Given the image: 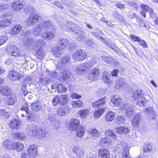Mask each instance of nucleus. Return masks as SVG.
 Segmentation results:
<instances>
[{"mask_svg":"<svg viewBox=\"0 0 158 158\" xmlns=\"http://www.w3.org/2000/svg\"><path fill=\"white\" fill-rule=\"evenodd\" d=\"M41 16L36 15H30L27 19V24L29 25H33L36 22L41 20Z\"/></svg>","mask_w":158,"mask_h":158,"instance_id":"nucleus-12","label":"nucleus"},{"mask_svg":"<svg viewBox=\"0 0 158 158\" xmlns=\"http://www.w3.org/2000/svg\"><path fill=\"white\" fill-rule=\"evenodd\" d=\"M80 122L77 119L73 118L71 120L69 128L72 131H74L79 126Z\"/></svg>","mask_w":158,"mask_h":158,"instance_id":"nucleus-16","label":"nucleus"},{"mask_svg":"<svg viewBox=\"0 0 158 158\" xmlns=\"http://www.w3.org/2000/svg\"><path fill=\"white\" fill-rule=\"evenodd\" d=\"M22 27L19 25H16L11 29L10 33L14 35L18 34L21 31Z\"/></svg>","mask_w":158,"mask_h":158,"instance_id":"nucleus-35","label":"nucleus"},{"mask_svg":"<svg viewBox=\"0 0 158 158\" xmlns=\"http://www.w3.org/2000/svg\"><path fill=\"white\" fill-rule=\"evenodd\" d=\"M86 56L87 55L85 52L79 50H77L73 53L72 58L75 60L80 61L85 59Z\"/></svg>","mask_w":158,"mask_h":158,"instance_id":"nucleus-7","label":"nucleus"},{"mask_svg":"<svg viewBox=\"0 0 158 158\" xmlns=\"http://www.w3.org/2000/svg\"><path fill=\"white\" fill-rule=\"evenodd\" d=\"M130 37L133 41L134 42H138L140 40V39L139 37L136 36L135 35H130Z\"/></svg>","mask_w":158,"mask_h":158,"instance_id":"nucleus-63","label":"nucleus"},{"mask_svg":"<svg viewBox=\"0 0 158 158\" xmlns=\"http://www.w3.org/2000/svg\"><path fill=\"white\" fill-rule=\"evenodd\" d=\"M69 24L70 25V27L67 29L68 31H72L77 34L78 33L79 31H81V28L77 24H74L72 23H70Z\"/></svg>","mask_w":158,"mask_h":158,"instance_id":"nucleus-18","label":"nucleus"},{"mask_svg":"<svg viewBox=\"0 0 158 158\" xmlns=\"http://www.w3.org/2000/svg\"><path fill=\"white\" fill-rule=\"evenodd\" d=\"M113 15L114 17L120 21L123 20V17L119 13H117L115 12H114L113 14Z\"/></svg>","mask_w":158,"mask_h":158,"instance_id":"nucleus-60","label":"nucleus"},{"mask_svg":"<svg viewBox=\"0 0 158 158\" xmlns=\"http://www.w3.org/2000/svg\"><path fill=\"white\" fill-rule=\"evenodd\" d=\"M72 151L78 157H81L83 153L82 150L78 146L74 147L72 148Z\"/></svg>","mask_w":158,"mask_h":158,"instance_id":"nucleus-30","label":"nucleus"},{"mask_svg":"<svg viewBox=\"0 0 158 158\" xmlns=\"http://www.w3.org/2000/svg\"><path fill=\"white\" fill-rule=\"evenodd\" d=\"M17 100V98L16 95H11L9 100L6 102L7 104L9 106L13 105L16 102Z\"/></svg>","mask_w":158,"mask_h":158,"instance_id":"nucleus-39","label":"nucleus"},{"mask_svg":"<svg viewBox=\"0 0 158 158\" xmlns=\"http://www.w3.org/2000/svg\"><path fill=\"white\" fill-rule=\"evenodd\" d=\"M152 149V146L149 143L145 144L143 148V151L144 152H147L150 151Z\"/></svg>","mask_w":158,"mask_h":158,"instance_id":"nucleus-53","label":"nucleus"},{"mask_svg":"<svg viewBox=\"0 0 158 158\" xmlns=\"http://www.w3.org/2000/svg\"><path fill=\"white\" fill-rule=\"evenodd\" d=\"M27 152L30 156L35 157L37 154V148L34 144L31 145L28 148Z\"/></svg>","mask_w":158,"mask_h":158,"instance_id":"nucleus-20","label":"nucleus"},{"mask_svg":"<svg viewBox=\"0 0 158 158\" xmlns=\"http://www.w3.org/2000/svg\"><path fill=\"white\" fill-rule=\"evenodd\" d=\"M58 43L59 45V46L63 50L67 47L69 44V41L67 39L62 38L59 40Z\"/></svg>","mask_w":158,"mask_h":158,"instance_id":"nucleus-27","label":"nucleus"},{"mask_svg":"<svg viewBox=\"0 0 158 158\" xmlns=\"http://www.w3.org/2000/svg\"><path fill=\"white\" fill-rule=\"evenodd\" d=\"M111 101L116 106H118L122 103V99L120 98H111Z\"/></svg>","mask_w":158,"mask_h":158,"instance_id":"nucleus-45","label":"nucleus"},{"mask_svg":"<svg viewBox=\"0 0 158 158\" xmlns=\"http://www.w3.org/2000/svg\"><path fill=\"white\" fill-rule=\"evenodd\" d=\"M143 91L141 90H138L133 94V97L135 99H137V104L140 106L144 105L145 99L143 96Z\"/></svg>","mask_w":158,"mask_h":158,"instance_id":"nucleus-6","label":"nucleus"},{"mask_svg":"<svg viewBox=\"0 0 158 158\" xmlns=\"http://www.w3.org/2000/svg\"><path fill=\"white\" fill-rule=\"evenodd\" d=\"M28 104L26 102H25L23 105L21 109V110H23L25 111L26 114H27L28 113L29 109L28 108Z\"/></svg>","mask_w":158,"mask_h":158,"instance_id":"nucleus-59","label":"nucleus"},{"mask_svg":"<svg viewBox=\"0 0 158 158\" xmlns=\"http://www.w3.org/2000/svg\"><path fill=\"white\" fill-rule=\"evenodd\" d=\"M129 128L126 126H120L116 128V132L119 134H125L130 131Z\"/></svg>","mask_w":158,"mask_h":158,"instance_id":"nucleus-23","label":"nucleus"},{"mask_svg":"<svg viewBox=\"0 0 158 158\" xmlns=\"http://www.w3.org/2000/svg\"><path fill=\"white\" fill-rule=\"evenodd\" d=\"M8 77L12 81L18 80L20 78L23 77V75L16 72L15 70H11L9 71L8 73Z\"/></svg>","mask_w":158,"mask_h":158,"instance_id":"nucleus-8","label":"nucleus"},{"mask_svg":"<svg viewBox=\"0 0 158 158\" xmlns=\"http://www.w3.org/2000/svg\"><path fill=\"white\" fill-rule=\"evenodd\" d=\"M115 113L112 111H109L106 114L105 119L106 121L108 122L112 121L114 118Z\"/></svg>","mask_w":158,"mask_h":158,"instance_id":"nucleus-36","label":"nucleus"},{"mask_svg":"<svg viewBox=\"0 0 158 158\" xmlns=\"http://www.w3.org/2000/svg\"><path fill=\"white\" fill-rule=\"evenodd\" d=\"M45 43L41 40H38L34 42L33 49L34 50H39L42 48L44 46Z\"/></svg>","mask_w":158,"mask_h":158,"instance_id":"nucleus-21","label":"nucleus"},{"mask_svg":"<svg viewBox=\"0 0 158 158\" xmlns=\"http://www.w3.org/2000/svg\"><path fill=\"white\" fill-rule=\"evenodd\" d=\"M52 21H42L36 25L33 29V34L35 36H38L42 30L48 29H53L54 28Z\"/></svg>","mask_w":158,"mask_h":158,"instance_id":"nucleus-2","label":"nucleus"},{"mask_svg":"<svg viewBox=\"0 0 158 158\" xmlns=\"http://www.w3.org/2000/svg\"><path fill=\"white\" fill-rule=\"evenodd\" d=\"M8 38L6 35L0 36V46L5 43L7 40Z\"/></svg>","mask_w":158,"mask_h":158,"instance_id":"nucleus-54","label":"nucleus"},{"mask_svg":"<svg viewBox=\"0 0 158 158\" xmlns=\"http://www.w3.org/2000/svg\"><path fill=\"white\" fill-rule=\"evenodd\" d=\"M139 44L142 46L143 48H147L148 44L147 42L144 40L140 39V40L138 42Z\"/></svg>","mask_w":158,"mask_h":158,"instance_id":"nucleus-61","label":"nucleus"},{"mask_svg":"<svg viewBox=\"0 0 158 158\" xmlns=\"http://www.w3.org/2000/svg\"><path fill=\"white\" fill-rule=\"evenodd\" d=\"M48 119L51 123L52 127L55 129L59 128L60 127V121L56 119L52 115H48Z\"/></svg>","mask_w":158,"mask_h":158,"instance_id":"nucleus-13","label":"nucleus"},{"mask_svg":"<svg viewBox=\"0 0 158 158\" xmlns=\"http://www.w3.org/2000/svg\"><path fill=\"white\" fill-rule=\"evenodd\" d=\"M116 151L119 153H122L123 158H130L129 155H128V147L126 143H124L123 142H120L118 141L116 148Z\"/></svg>","mask_w":158,"mask_h":158,"instance_id":"nucleus-4","label":"nucleus"},{"mask_svg":"<svg viewBox=\"0 0 158 158\" xmlns=\"http://www.w3.org/2000/svg\"><path fill=\"white\" fill-rule=\"evenodd\" d=\"M23 5L19 2H14L13 4L12 8L15 11H20L23 8Z\"/></svg>","mask_w":158,"mask_h":158,"instance_id":"nucleus-34","label":"nucleus"},{"mask_svg":"<svg viewBox=\"0 0 158 158\" xmlns=\"http://www.w3.org/2000/svg\"><path fill=\"white\" fill-rule=\"evenodd\" d=\"M34 40L32 38L28 37L24 40V44L27 46H31L34 43Z\"/></svg>","mask_w":158,"mask_h":158,"instance_id":"nucleus-46","label":"nucleus"},{"mask_svg":"<svg viewBox=\"0 0 158 158\" xmlns=\"http://www.w3.org/2000/svg\"><path fill=\"white\" fill-rule=\"evenodd\" d=\"M38 128L34 124L28 125L26 129L27 132L29 135L35 137Z\"/></svg>","mask_w":158,"mask_h":158,"instance_id":"nucleus-9","label":"nucleus"},{"mask_svg":"<svg viewBox=\"0 0 158 158\" xmlns=\"http://www.w3.org/2000/svg\"><path fill=\"white\" fill-rule=\"evenodd\" d=\"M58 93L65 92L67 90L66 87L62 84H58L56 87Z\"/></svg>","mask_w":158,"mask_h":158,"instance_id":"nucleus-44","label":"nucleus"},{"mask_svg":"<svg viewBox=\"0 0 158 158\" xmlns=\"http://www.w3.org/2000/svg\"><path fill=\"white\" fill-rule=\"evenodd\" d=\"M69 100L68 94H62L60 96H56L54 97L52 102L54 106L57 105H64L67 103Z\"/></svg>","mask_w":158,"mask_h":158,"instance_id":"nucleus-5","label":"nucleus"},{"mask_svg":"<svg viewBox=\"0 0 158 158\" xmlns=\"http://www.w3.org/2000/svg\"><path fill=\"white\" fill-rule=\"evenodd\" d=\"M34 8L33 7L29 6H27L26 8H24V10L27 13H33L34 11Z\"/></svg>","mask_w":158,"mask_h":158,"instance_id":"nucleus-58","label":"nucleus"},{"mask_svg":"<svg viewBox=\"0 0 158 158\" xmlns=\"http://www.w3.org/2000/svg\"><path fill=\"white\" fill-rule=\"evenodd\" d=\"M14 48H15V51H14L10 54H11L12 56L15 57L18 56H19L20 55V53L17 48V47H14Z\"/></svg>","mask_w":158,"mask_h":158,"instance_id":"nucleus-62","label":"nucleus"},{"mask_svg":"<svg viewBox=\"0 0 158 158\" xmlns=\"http://www.w3.org/2000/svg\"><path fill=\"white\" fill-rule=\"evenodd\" d=\"M121 108L125 110L126 115L128 117H131L134 114L133 107L130 104H124L121 106Z\"/></svg>","mask_w":158,"mask_h":158,"instance_id":"nucleus-15","label":"nucleus"},{"mask_svg":"<svg viewBox=\"0 0 158 158\" xmlns=\"http://www.w3.org/2000/svg\"><path fill=\"white\" fill-rule=\"evenodd\" d=\"M36 52V55L39 56V58H41L44 55V52L43 51L42 48H40L39 50H35Z\"/></svg>","mask_w":158,"mask_h":158,"instance_id":"nucleus-57","label":"nucleus"},{"mask_svg":"<svg viewBox=\"0 0 158 158\" xmlns=\"http://www.w3.org/2000/svg\"><path fill=\"white\" fill-rule=\"evenodd\" d=\"M84 32L83 31H81L80 32H78V34H79L77 38L78 41H85V37L84 36Z\"/></svg>","mask_w":158,"mask_h":158,"instance_id":"nucleus-50","label":"nucleus"},{"mask_svg":"<svg viewBox=\"0 0 158 158\" xmlns=\"http://www.w3.org/2000/svg\"><path fill=\"white\" fill-rule=\"evenodd\" d=\"M91 66L90 63H85L78 66L76 69L77 72L79 73H84L87 69Z\"/></svg>","mask_w":158,"mask_h":158,"instance_id":"nucleus-14","label":"nucleus"},{"mask_svg":"<svg viewBox=\"0 0 158 158\" xmlns=\"http://www.w3.org/2000/svg\"><path fill=\"white\" fill-rule=\"evenodd\" d=\"M91 34L95 37L101 39L104 43L107 45L108 44V41L105 38L101 36V35L103 34L102 31L98 28H96L95 30H93L91 33Z\"/></svg>","mask_w":158,"mask_h":158,"instance_id":"nucleus-11","label":"nucleus"},{"mask_svg":"<svg viewBox=\"0 0 158 158\" xmlns=\"http://www.w3.org/2000/svg\"><path fill=\"white\" fill-rule=\"evenodd\" d=\"M13 21L10 19L0 21V27L3 28L9 26Z\"/></svg>","mask_w":158,"mask_h":158,"instance_id":"nucleus-37","label":"nucleus"},{"mask_svg":"<svg viewBox=\"0 0 158 158\" xmlns=\"http://www.w3.org/2000/svg\"><path fill=\"white\" fill-rule=\"evenodd\" d=\"M47 132L41 128L39 127L36 137L37 138L41 139L46 136L47 135Z\"/></svg>","mask_w":158,"mask_h":158,"instance_id":"nucleus-29","label":"nucleus"},{"mask_svg":"<svg viewBox=\"0 0 158 158\" xmlns=\"http://www.w3.org/2000/svg\"><path fill=\"white\" fill-rule=\"evenodd\" d=\"M15 139L21 140L24 139L26 138V135L22 133H17L14 134Z\"/></svg>","mask_w":158,"mask_h":158,"instance_id":"nucleus-43","label":"nucleus"},{"mask_svg":"<svg viewBox=\"0 0 158 158\" xmlns=\"http://www.w3.org/2000/svg\"><path fill=\"white\" fill-rule=\"evenodd\" d=\"M63 52V49L59 46L58 47H53L52 48V54L55 57L59 56Z\"/></svg>","mask_w":158,"mask_h":158,"instance_id":"nucleus-32","label":"nucleus"},{"mask_svg":"<svg viewBox=\"0 0 158 158\" xmlns=\"http://www.w3.org/2000/svg\"><path fill=\"white\" fill-rule=\"evenodd\" d=\"M14 47H16V46L14 45L9 44L7 48V49L9 52V54H10L13 53L14 51H15V49Z\"/></svg>","mask_w":158,"mask_h":158,"instance_id":"nucleus-56","label":"nucleus"},{"mask_svg":"<svg viewBox=\"0 0 158 158\" xmlns=\"http://www.w3.org/2000/svg\"><path fill=\"white\" fill-rule=\"evenodd\" d=\"M98 154L99 156L102 158H108L110 153L107 150L101 148L99 149Z\"/></svg>","mask_w":158,"mask_h":158,"instance_id":"nucleus-28","label":"nucleus"},{"mask_svg":"<svg viewBox=\"0 0 158 158\" xmlns=\"http://www.w3.org/2000/svg\"><path fill=\"white\" fill-rule=\"evenodd\" d=\"M31 109L34 111H38L42 109L43 106L41 103L38 101L32 103L31 104Z\"/></svg>","mask_w":158,"mask_h":158,"instance_id":"nucleus-25","label":"nucleus"},{"mask_svg":"<svg viewBox=\"0 0 158 158\" xmlns=\"http://www.w3.org/2000/svg\"><path fill=\"white\" fill-rule=\"evenodd\" d=\"M75 130H76V135L78 136L81 137L84 134V129L81 126V127H78Z\"/></svg>","mask_w":158,"mask_h":158,"instance_id":"nucleus-40","label":"nucleus"},{"mask_svg":"<svg viewBox=\"0 0 158 158\" xmlns=\"http://www.w3.org/2000/svg\"><path fill=\"white\" fill-rule=\"evenodd\" d=\"M55 30L51 31H45L42 34V37L47 40H50L52 39L54 36V32Z\"/></svg>","mask_w":158,"mask_h":158,"instance_id":"nucleus-24","label":"nucleus"},{"mask_svg":"<svg viewBox=\"0 0 158 158\" xmlns=\"http://www.w3.org/2000/svg\"><path fill=\"white\" fill-rule=\"evenodd\" d=\"M141 7L142 9V11H141V14L145 18L146 17V12L149 10L150 8L148 6L142 4Z\"/></svg>","mask_w":158,"mask_h":158,"instance_id":"nucleus-42","label":"nucleus"},{"mask_svg":"<svg viewBox=\"0 0 158 158\" xmlns=\"http://www.w3.org/2000/svg\"><path fill=\"white\" fill-rule=\"evenodd\" d=\"M90 132L92 137L95 140L97 139L100 135L101 132L96 128L92 129Z\"/></svg>","mask_w":158,"mask_h":158,"instance_id":"nucleus-33","label":"nucleus"},{"mask_svg":"<svg viewBox=\"0 0 158 158\" xmlns=\"http://www.w3.org/2000/svg\"><path fill=\"white\" fill-rule=\"evenodd\" d=\"M70 57L68 56H64L61 60L60 63H59L56 67L57 70L62 71L63 78L64 80L69 79L71 76V73L65 68L69 63Z\"/></svg>","mask_w":158,"mask_h":158,"instance_id":"nucleus-1","label":"nucleus"},{"mask_svg":"<svg viewBox=\"0 0 158 158\" xmlns=\"http://www.w3.org/2000/svg\"><path fill=\"white\" fill-rule=\"evenodd\" d=\"M145 112L148 114L152 115V118L153 119H154L155 117H156V114L153 110V108L152 107L147 108L145 110Z\"/></svg>","mask_w":158,"mask_h":158,"instance_id":"nucleus-41","label":"nucleus"},{"mask_svg":"<svg viewBox=\"0 0 158 158\" xmlns=\"http://www.w3.org/2000/svg\"><path fill=\"white\" fill-rule=\"evenodd\" d=\"M0 92L3 95L8 96L11 95V90L7 86H3L0 87Z\"/></svg>","mask_w":158,"mask_h":158,"instance_id":"nucleus-19","label":"nucleus"},{"mask_svg":"<svg viewBox=\"0 0 158 158\" xmlns=\"http://www.w3.org/2000/svg\"><path fill=\"white\" fill-rule=\"evenodd\" d=\"M72 105L73 107L75 108L78 107H80L82 106L83 103L82 102L80 101H73L72 103Z\"/></svg>","mask_w":158,"mask_h":158,"instance_id":"nucleus-51","label":"nucleus"},{"mask_svg":"<svg viewBox=\"0 0 158 158\" xmlns=\"http://www.w3.org/2000/svg\"><path fill=\"white\" fill-rule=\"evenodd\" d=\"M110 77V76L108 72H106L103 73V79L105 82H109L110 79L109 78Z\"/></svg>","mask_w":158,"mask_h":158,"instance_id":"nucleus-52","label":"nucleus"},{"mask_svg":"<svg viewBox=\"0 0 158 158\" xmlns=\"http://www.w3.org/2000/svg\"><path fill=\"white\" fill-rule=\"evenodd\" d=\"M89 111L88 110H83L79 112V114L80 116L82 118L86 117L89 114Z\"/></svg>","mask_w":158,"mask_h":158,"instance_id":"nucleus-49","label":"nucleus"},{"mask_svg":"<svg viewBox=\"0 0 158 158\" xmlns=\"http://www.w3.org/2000/svg\"><path fill=\"white\" fill-rule=\"evenodd\" d=\"M100 74L99 70L97 68H95L92 70L89 74V77L92 80H96Z\"/></svg>","mask_w":158,"mask_h":158,"instance_id":"nucleus-17","label":"nucleus"},{"mask_svg":"<svg viewBox=\"0 0 158 158\" xmlns=\"http://www.w3.org/2000/svg\"><path fill=\"white\" fill-rule=\"evenodd\" d=\"M49 75L52 77H55L59 75V73L56 71H48Z\"/></svg>","mask_w":158,"mask_h":158,"instance_id":"nucleus-64","label":"nucleus"},{"mask_svg":"<svg viewBox=\"0 0 158 158\" xmlns=\"http://www.w3.org/2000/svg\"><path fill=\"white\" fill-rule=\"evenodd\" d=\"M12 149L17 152L22 151L24 148L23 145L20 142H13L12 143Z\"/></svg>","mask_w":158,"mask_h":158,"instance_id":"nucleus-22","label":"nucleus"},{"mask_svg":"<svg viewBox=\"0 0 158 158\" xmlns=\"http://www.w3.org/2000/svg\"><path fill=\"white\" fill-rule=\"evenodd\" d=\"M106 98H102L94 103H92V107L94 108H98V109L96 110L94 114V117L95 118H99L105 111L104 104L106 102Z\"/></svg>","mask_w":158,"mask_h":158,"instance_id":"nucleus-3","label":"nucleus"},{"mask_svg":"<svg viewBox=\"0 0 158 158\" xmlns=\"http://www.w3.org/2000/svg\"><path fill=\"white\" fill-rule=\"evenodd\" d=\"M140 116L139 114H136L132 120V123L133 126L136 127L139 124Z\"/></svg>","mask_w":158,"mask_h":158,"instance_id":"nucleus-38","label":"nucleus"},{"mask_svg":"<svg viewBox=\"0 0 158 158\" xmlns=\"http://www.w3.org/2000/svg\"><path fill=\"white\" fill-rule=\"evenodd\" d=\"M56 113L60 116L64 115L66 113L65 108L63 107H60L57 109Z\"/></svg>","mask_w":158,"mask_h":158,"instance_id":"nucleus-48","label":"nucleus"},{"mask_svg":"<svg viewBox=\"0 0 158 158\" xmlns=\"http://www.w3.org/2000/svg\"><path fill=\"white\" fill-rule=\"evenodd\" d=\"M111 142V140H110L108 138L104 137L100 139V141L98 143V146H103L110 144Z\"/></svg>","mask_w":158,"mask_h":158,"instance_id":"nucleus-26","label":"nucleus"},{"mask_svg":"<svg viewBox=\"0 0 158 158\" xmlns=\"http://www.w3.org/2000/svg\"><path fill=\"white\" fill-rule=\"evenodd\" d=\"M105 134L106 136H110L112 138H114L116 136V135L111 130H108L106 131L105 132Z\"/></svg>","mask_w":158,"mask_h":158,"instance_id":"nucleus-55","label":"nucleus"},{"mask_svg":"<svg viewBox=\"0 0 158 158\" xmlns=\"http://www.w3.org/2000/svg\"><path fill=\"white\" fill-rule=\"evenodd\" d=\"M38 128L34 124L28 125L26 129L27 132L29 135L35 137Z\"/></svg>","mask_w":158,"mask_h":158,"instance_id":"nucleus-10","label":"nucleus"},{"mask_svg":"<svg viewBox=\"0 0 158 158\" xmlns=\"http://www.w3.org/2000/svg\"><path fill=\"white\" fill-rule=\"evenodd\" d=\"M12 141L9 140H6L3 142V146L6 148L7 149H12Z\"/></svg>","mask_w":158,"mask_h":158,"instance_id":"nucleus-47","label":"nucleus"},{"mask_svg":"<svg viewBox=\"0 0 158 158\" xmlns=\"http://www.w3.org/2000/svg\"><path fill=\"white\" fill-rule=\"evenodd\" d=\"M20 121L18 119H14L10 123V126L13 129H18L19 128Z\"/></svg>","mask_w":158,"mask_h":158,"instance_id":"nucleus-31","label":"nucleus"}]
</instances>
